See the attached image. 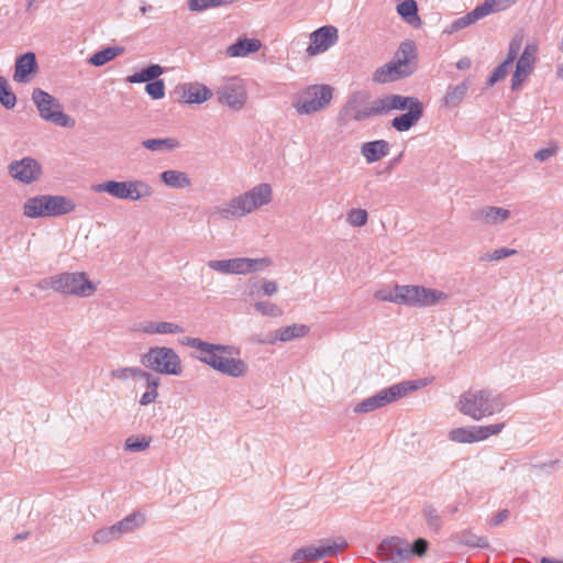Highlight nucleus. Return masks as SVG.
<instances>
[{
  "label": "nucleus",
  "mask_w": 563,
  "mask_h": 563,
  "mask_svg": "<svg viewBox=\"0 0 563 563\" xmlns=\"http://www.w3.org/2000/svg\"><path fill=\"white\" fill-rule=\"evenodd\" d=\"M374 296L376 299L382 300V301L400 303V299L398 298L397 285L395 286L394 291L380 289V290H377Z\"/></svg>",
  "instance_id": "nucleus-54"
},
{
  "label": "nucleus",
  "mask_w": 563,
  "mask_h": 563,
  "mask_svg": "<svg viewBox=\"0 0 563 563\" xmlns=\"http://www.w3.org/2000/svg\"><path fill=\"white\" fill-rule=\"evenodd\" d=\"M158 397V393H152V391H145L141 398H140V404L142 406H147L150 404H153Z\"/></svg>",
  "instance_id": "nucleus-60"
},
{
  "label": "nucleus",
  "mask_w": 563,
  "mask_h": 563,
  "mask_svg": "<svg viewBox=\"0 0 563 563\" xmlns=\"http://www.w3.org/2000/svg\"><path fill=\"white\" fill-rule=\"evenodd\" d=\"M56 292L89 297L96 290L86 273H60L56 275Z\"/></svg>",
  "instance_id": "nucleus-15"
},
{
  "label": "nucleus",
  "mask_w": 563,
  "mask_h": 563,
  "mask_svg": "<svg viewBox=\"0 0 563 563\" xmlns=\"http://www.w3.org/2000/svg\"><path fill=\"white\" fill-rule=\"evenodd\" d=\"M153 194L154 189L148 183L141 179L128 180L125 200L137 201Z\"/></svg>",
  "instance_id": "nucleus-30"
},
{
  "label": "nucleus",
  "mask_w": 563,
  "mask_h": 563,
  "mask_svg": "<svg viewBox=\"0 0 563 563\" xmlns=\"http://www.w3.org/2000/svg\"><path fill=\"white\" fill-rule=\"evenodd\" d=\"M371 95L366 90H357L349 95L342 108V114L356 122L365 121L373 117H379L378 99L369 101Z\"/></svg>",
  "instance_id": "nucleus-14"
},
{
  "label": "nucleus",
  "mask_w": 563,
  "mask_h": 563,
  "mask_svg": "<svg viewBox=\"0 0 563 563\" xmlns=\"http://www.w3.org/2000/svg\"><path fill=\"white\" fill-rule=\"evenodd\" d=\"M429 549V542L423 538L412 543L400 537L384 539L378 545V555L386 563H406L411 558H422Z\"/></svg>",
  "instance_id": "nucleus-6"
},
{
  "label": "nucleus",
  "mask_w": 563,
  "mask_h": 563,
  "mask_svg": "<svg viewBox=\"0 0 563 563\" xmlns=\"http://www.w3.org/2000/svg\"><path fill=\"white\" fill-rule=\"evenodd\" d=\"M398 14L408 23L419 21L418 5L415 0H405L397 5Z\"/></svg>",
  "instance_id": "nucleus-37"
},
{
  "label": "nucleus",
  "mask_w": 563,
  "mask_h": 563,
  "mask_svg": "<svg viewBox=\"0 0 563 563\" xmlns=\"http://www.w3.org/2000/svg\"><path fill=\"white\" fill-rule=\"evenodd\" d=\"M208 266L221 274H233L232 258L230 260H212L208 262Z\"/></svg>",
  "instance_id": "nucleus-53"
},
{
  "label": "nucleus",
  "mask_w": 563,
  "mask_h": 563,
  "mask_svg": "<svg viewBox=\"0 0 563 563\" xmlns=\"http://www.w3.org/2000/svg\"><path fill=\"white\" fill-rule=\"evenodd\" d=\"M510 211L500 207H485L473 213V219L484 224L493 225L506 221Z\"/></svg>",
  "instance_id": "nucleus-24"
},
{
  "label": "nucleus",
  "mask_w": 563,
  "mask_h": 563,
  "mask_svg": "<svg viewBox=\"0 0 563 563\" xmlns=\"http://www.w3.org/2000/svg\"><path fill=\"white\" fill-rule=\"evenodd\" d=\"M123 52L124 48L121 46H109L92 54L89 58V63L93 66H102L123 54Z\"/></svg>",
  "instance_id": "nucleus-34"
},
{
  "label": "nucleus",
  "mask_w": 563,
  "mask_h": 563,
  "mask_svg": "<svg viewBox=\"0 0 563 563\" xmlns=\"http://www.w3.org/2000/svg\"><path fill=\"white\" fill-rule=\"evenodd\" d=\"M485 18L482 9L479 5L475 7L472 11H470L468 13H466L465 15L459 18V19H455L446 29H445V33L448 34H453L457 31H461L472 24H474L475 22H477L478 20Z\"/></svg>",
  "instance_id": "nucleus-29"
},
{
  "label": "nucleus",
  "mask_w": 563,
  "mask_h": 563,
  "mask_svg": "<svg viewBox=\"0 0 563 563\" xmlns=\"http://www.w3.org/2000/svg\"><path fill=\"white\" fill-rule=\"evenodd\" d=\"M10 176L22 184H32L42 175V166L32 157L13 161L8 166Z\"/></svg>",
  "instance_id": "nucleus-19"
},
{
  "label": "nucleus",
  "mask_w": 563,
  "mask_h": 563,
  "mask_svg": "<svg viewBox=\"0 0 563 563\" xmlns=\"http://www.w3.org/2000/svg\"><path fill=\"white\" fill-rule=\"evenodd\" d=\"M272 199V186L267 183H262L244 194L233 197L228 202L214 207L212 216H217L221 220L241 219L254 210L268 205Z\"/></svg>",
  "instance_id": "nucleus-2"
},
{
  "label": "nucleus",
  "mask_w": 563,
  "mask_h": 563,
  "mask_svg": "<svg viewBox=\"0 0 563 563\" xmlns=\"http://www.w3.org/2000/svg\"><path fill=\"white\" fill-rule=\"evenodd\" d=\"M161 180L168 187L183 189L191 185L189 176L185 172L168 169L161 174Z\"/></svg>",
  "instance_id": "nucleus-31"
},
{
  "label": "nucleus",
  "mask_w": 563,
  "mask_h": 563,
  "mask_svg": "<svg viewBox=\"0 0 563 563\" xmlns=\"http://www.w3.org/2000/svg\"><path fill=\"white\" fill-rule=\"evenodd\" d=\"M118 539H120V536L114 525L100 528L92 536L93 542L98 544H107Z\"/></svg>",
  "instance_id": "nucleus-40"
},
{
  "label": "nucleus",
  "mask_w": 563,
  "mask_h": 563,
  "mask_svg": "<svg viewBox=\"0 0 563 563\" xmlns=\"http://www.w3.org/2000/svg\"><path fill=\"white\" fill-rule=\"evenodd\" d=\"M519 0H485L479 4L485 16L509 9Z\"/></svg>",
  "instance_id": "nucleus-38"
},
{
  "label": "nucleus",
  "mask_w": 563,
  "mask_h": 563,
  "mask_svg": "<svg viewBox=\"0 0 563 563\" xmlns=\"http://www.w3.org/2000/svg\"><path fill=\"white\" fill-rule=\"evenodd\" d=\"M213 96V92L206 85L200 82H191L184 86L183 98L186 103H203Z\"/></svg>",
  "instance_id": "nucleus-25"
},
{
  "label": "nucleus",
  "mask_w": 563,
  "mask_h": 563,
  "mask_svg": "<svg viewBox=\"0 0 563 563\" xmlns=\"http://www.w3.org/2000/svg\"><path fill=\"white\" fill-rule=\"evenodd\" d=\"M233 274L245 275L253 272L262 271L272 264L268 257L263 258H247L235 257L232 258Z\"/></svg>",
  "instance_id": "nucleus-23"
},
{
  "label": "nucleus",
  "mask_w": 563,
  "mask_h": 563,
  "mask_svg": "<svg viewBox=\"0 0 563 563\" xmlns=\"http://www.w3.org/2000/svg\"><path fill=\"white\" fill-rule=\"evenodd\" d=\"M277 289H278V287H277V283L275 280L264 279L262 282L261 290H262L263 295L273 296L274 294H276Z\"/></svg>",
  "instance_id": "nucleus-57"
},
{
  "label": "nucleus",
  "mask_w": 563,
  "mask_h": 563,
  "mask_svg": "<svg viewBox=\"0 0 563 563\" xmlns=\"http://www.w3.org/2000/svg\"><path fill=\"white\" fill-rule=\"evenodd\" d=\"M56 285H57L56 284V275H54V276L41 279L36 286L41 290L53 289L54 291H56Z\"/></svg>",
  "instance_id": "nucleus-58"
},
{
  "label": "nucleus",
  "mask_w": 563,
  "mask_h": 563,
  "mask_svg": "<svg viewBox=\"0 0 563 563\" xmlns=\"http://www.w3.org/2000/svg\"><path fill=\"white\" fill-rule=\"evenodd\" d=\"M145 90L152 99L158 100L165 96V84L162 79H155L147 82Z\"/></svg>",
  "instance_id": "nucleus-47"
},
{
  "label": "nucleus",
  "mask_w": 563,
  "mask_h": 563,
  "mask_svg": "<svg viewBox=\"0 0 563 563\" xmlns=\"http://www.w3.org/2000/svg\"><path fill=\"white\" fill-rule=\"evenodd\" d=\"M27 537H29V532L24 531V532H20L18 534H15L13 540L14 541H22V540L27 539Z\"/></svg>",
  "instance_id": "nucleus-63"
},
{
  "label": "nucleus",
  "mask_w": 563,
  "mask_h": 563,
  "mask_svg": "<svg viewBox=\"0 0 563 563\" xmlns=\"http://www.w3.org/2000/svg\"><path fill=\"white\" fill-rule=\"evenodd\" d=\"M145 517L143 514L135 511L114 523L120 538L124 534L133 532L139 527L143 526Z\"/></svg>",
  "instance_id": "nucleus-32"
},
{
  "label": "nucleus",
  "mask_w": 563,
  "mask_h": 563,
  "mask_svg": "<svg viewBox=\"0 0 563 563\" xmlns=\"http://www.w3.org/2000/svg\"><path fill=\"white\" fill-rule=\"evenodd\" d=\"M163 71L164 69L162 66L157 64H151L147 67L141 69L140 71L130 75L126 78V81L131 84L151 82L157 79L163 74Z\"/></svg>",
  "instance_id": "nucleus-33"
},
{
  "label": "nucleus",
  "mask_w": 563,
  "mask_h": 563,
  "mask_svg": "<svg viewBox=\"0 0 563 563\" xmlns=\"http://www.w3.org/2000/svg\"><path fill=\"white\" fill-rule=\"evenodd\" d=\"M504 394L488 389L468 390L461 395L459 410L474 420H482L503 411L506 407Z\"/></svg>",
  "instance_id": "nucleus-4"
},
{
  "label": "nucleus",
  "mask_w": 563,
  "mask_h": 563,
  "mask_svg": "<svg viewBox=\"0 0 563 563\" xmlns=\"http://www.w3.org/2000/svg\"><path fill=\"white\" fill-rule=\"evenodd\" d=\"M126 181L107 180L103 183L95 184L91 190L97 194L107 192L118 199H126Z\"/></svg>",
  "instance_id": "nucleus-28"
},
{
  "label": "nucleus",
  "mask_w": 563,
  "mask_h": 563,
  "mask_svg": "<svg viewBox=\"0 0 563 563\" xmlns=\"http://www.w3.org/2000/svg\"><path fill=\"white\" fill-rule=\"evenodd\" d=\"M540 563H563V561L553 560V559H550V558H542Z\"/></svg>",
  "instance_id": "nucleus-64"
},
{
  "label": "nucleus",
  "mask_w": 563,
  "mask_h": 563,
  "mask_svg": "<svg viewBox=\"0 0 563 563\" xmlns=\"http://www.w3.org/2000/svg\"><path fill=\"white\" fill-rule=\"evenodd\" d=\"M141 363L146 368L162 375L179 376L183 373L180 356L167 346H153L141 356Z\"/></svg>",
  "instance_id": "nucleus-9"
},
{
  "label": "nucleus",
  "mask_w": 563,
  "mask_h": 563,
  "mask_svg": "<svg viewBox=\"0 0 563 563\" xmlns=\"http://www.w3.org/2000/svg\"><path fill=\"white\" fill-rule=\"evenodd\" d=\"M216 95L221 104H225L233 110H241L246 102V89L243 80L238 77H231L223 80L217 88Z\"/></svg>",
  "instance_id": "nucleus-16"
},
{
  "label": "nucleus",
  "mask_w": 563,
  "mask_h": 563,
  "mask_svg": "<svg viewBox=\"0 0 563 563\" xmlns=\"http://www.w3.org/2000/svg\"><path fill=\"white\" fill-rule=\"evenodd\" d=\"M156 321L144 320L135 324L134 330L147 335L156 334Z\"/></svg>",
  "instance_id": "nucleus-55"
},
{
  "label": "nucleus",
  "mask_w": 563,
  "mask_h": 563,
  "mask_svg": "<svg viewBox=\"0 0 563 563\" xmlns=\"http://www.w3.org/2000/svg\"><path fill=\"white\" fill-rule=\"evenodd\" d=\"M262 43L257 38L240 37L236 42L228 46L227 54L230 57H245L249 54L257 52Z\"/></svg>",
  "instance_id": "nucleus-27"
},
{
  "label": "nucleus",
  "mask_w": 563,
  "mask_h": 563,
  "mask_svg": "<svg viewBox=\"0 0 563 563\" xmlns=\"http://www.w3.org/2000/svg\"><path fill=\"white\" fill-rule=\"evenodd\" d=\"M0 103L5 109H13L16 104V96L9 86L8 80L0 76Z\"/></svg>",
  "instance_id": "nucleus-39"
},
{
  "label": "nucleus",
  "mask_w": 563,
  "mask_h": 563,
  "mask_svg": "<svg viewBox=\"0 0 563 563\" xmlns=\"http://www.w3.org/2000/svg\"><path fill=\"white\" fill-rule=\"evenodd\" d=\"M401 305L424 308L432 307L448 298L444 291L418 285H397Z\"/></svg>",
  "instance_id": "nucleus-13"
},
{
  "label": "nucleus",
  "mask_w": 563,
  "mask_h": 563,
  "mask_svg": "<svg viewBox=\"0 0 563 563\" xmlns=\"http://www.w3.org/2000/svg\"><path fill=\"white\" fill-rule=\"evenodd\" d=\"M522 44V37L519 35L514 36L509 42L508 53L505 58L507 64H514V62L517 59L518 53L521 48Z\"/></svg>",
  "instance_id": "nucleus-52"
},
{
  "label": "nucleus",
  "mask_w": 563,
  "mask_h": 563,
  "mask_svg": "<svg viewBox=\"0 0 563 563\" xmlns=\"http://www.w3.org/2000/svg\"><path fill=\"white\" fill-rule=\"evenodd\" d=\"M379 117L393 111H404L390 121V125L397 132H407L413 128L423 117V103L413 96L388 93L377 97Z\"/></svg>",
  "instance_id": "nucleus-3"
},
{
  "label": "nucleus",
  "mask_w": 563,
  "mask_h": 563,
  "mask_svg": "<svg viewBox=\"0 0 563 563\" xmlns=\"http://www.w3.org/2000/svg\"><path fill=\"white\" fill-rule=\"evenodd\" d=\"M145 375H141L140 378L145 379L146 382V390L152 393H158L159 378L155 377L152 373L144 371Z\"/></svg>",
  "instance_id": "nucleus-56"
},
{
  "label": "nucleus",
  "mask_w": 563,
  "mask_h": 563,
  "mask_svg": "<svg viewBox=\"0 0 563 563\" xmlns=\"http://www.w3.org/2000/svg\"><path fill=\"white\" fill-rule=\"evenodd\" d=\"M38 69L36 56L33 52L24 53L16 57L13 73L15 82H26L32 74Z\"/></svg>",
  "instance_id": "nucleus-21"
},
{
  "label": "nucleus",
  "mask_w": 563,
  "mask_h": 563,
  "mask_svg": "<svg viewBox=\"0 0 563 563\" xmlns=\"http://www.w3.org/2000/svg\"><path fill=\"white\" fill-rule=\"evenodd\" d=\"M390 151V144L386 140H375L365 142L361 146V154L367 164L380 161L387 156Z\"/></svg>",
  "instance_id": "nucleus-22"
},
{
  "label": "nucleus",
  "mask_w": 563,
  "mask_h": 563,
  "mask_svg": "<svg viewBox=\"0 0 563 563\" xmlns=\"http://www.w3.org/2000/svg\"><path fill=\"white\" fill-rule=\"evenodd\" d=\"M421 386H423V384L420 380H402L363 399L354 406L353 411L355 413L372 412L406 397Z\"/></svg>",
  "instance_id": "nucleus-8"
},
{
  "label": "nucleus",
  "mask_w": 563,
  "mask_h": 563,
  "mask_svg": "<svg viewBox=\"0 0 563 563\" xmlns=\"http://www.w3.org/2000/svg\"><path fill=\"white\" fill-rule=\"evenodd\" d=\"M516 253H517V251L515 249L500 247L490 253H485V254L481 255L479 261L481 262L500 261L508 256L515 255Z\"/></svg>",
  "instance_id": "nucleus-44"
},
{
  "label": "nucleus",
  "mask_w": 563,
  "mask_h": 563,
  "mask_svg": "<svg viewBox=\"0 0 563 563\" xmlns=\"http://www.w3.org/2000/svg\"><path fill=\"white\" fill-rule=\"evenodd\" d=\"M471 67V59L468 57H463L461 59L457 60L456 63V68L457 69H467Z\"/></svg>",
  "instance_id": "nucleus-62"
},
{
  "label": "nucleus",
  "mask_w": 563,
  "mask_h": 563,
  "mask_svg": "<svg viewBox=\"0 0 563 563\" xmlns=\"http://www.w3.org/2000/svg\"><path fill=\"white\" fill-rule=\"evenodd\" d=\"M32 100L43 120L63 128L74 125L70 117L63 112L60 102L48 92L35 88L32 92Z\"/></svg>",
  "instance_id": "nucleus-12"
},
{
  "label": "nucleus",
  "mask_w": 563,
  "mask_h": 563,
  "mask_svg": "<svg viewBox=\"0 0 563 563\" xmlns=\"http://www.w3.org/2000/svg\"><path fill=\"white\" fill-rule=\"evenodd\" d=\"M255 309L263 316L267 317H280L283 314V310L271 301H257L255 303Z\"/></svg>",
  "instance_id": "nucleus-46"
},
{
  "label": "nucleus",
  "mask_w": 563,
  "mask_h": 563,
  "mask_svg": "<svg viewBox=\"0 0 563 563\" xmlns=\"http://www.w3.org/2000/svg\"><path fill=\"white\" fill-rule=\"evenodd\" d=\"M150 446V441L130 437L124 442V450L130 452H141Z\"/></svg>",
  "instance_id": "nucleus-51"
},
{
  "label": "nucleus",
  "mask_w": 563,
  "mask_h": 563,
  "mask_svg": "<svg viewBox=\"0 0 563 563\" xmlns=\"http://www.w3.org/2000/svg\"><path fill=\"white\" fill-rule=\"evenodd\" d=\"M142 145L152 152L173 151L179 147L180 143L175 137L165 139H147L142 142Z\"/></svg>",
  "instance_id": "nucleus-35"
},
{
  "label": "nucleus",
  "mask_w": 563,
  "mask_h": 563,
  "mask_svg": "<svg viewBox=\"0 0 563 563\" xmlns=\"http://www.w3.org/2000/svg\"><path fill=\"white\" fill-rule=\"evenodd\" d=\"M181 343L197 351L195 357L231 378H242L249 372L247 363L238 357L240 349L229 344H216L203 341L199 338H185Z\"/></svg>",
  "instance_id": "nucleus-1"
},
{
  "label": "nucleus",
  "mask_w": 563,
  "mask_h": 563,
  "mask_svg": "<svg viewBox=\"0 0 563 563\" xmlns=\"http://www.w3.org/2000/svg\"><path fill=\"white\" fill-rule=\"evenodd\" d=\"M426 521L432 530H439L442 526L441 517L435 508L428 506L423 510Z\"/></svg>",
  "instance_id": "nucleus-48"
},
{
  "label": "nucleus",
  "mask_w": 563,
  "mask_h": 563,
  "mask_svg": "<svg viewBox=\"0 0 563 563\" xmlns=\"http://www.w3.org/2000/svg\"><path fill=\"white\" fill-rule=\"evenodd\" d=\"M368 214L365 209H351L347 212L346 221L353 227H363L367 223Z\"/></svg>",
  "instance_id": "nucleus-45"
},
{
  "label": "nucleus",
  "mask_w": 563,
  "mask_h": 563,
  "mask_svg": "<svg viewBox=\"0 0 563 563\" xmlns=\"http://www.w3.org/2000/svg\"><path fill=\"white\" fill-rule=\"evenodd\" d=\"M554 152L555 151L550 147L541 148L536 153L534 157L538 161L543 162V161H547L549 157H551L554 154Z\"/></svg>",
  "instance_id": "nucleus-61"
},
{
  "label": "nucleus",
  "mask_w": 563,
  "mask_h": 563,
  "mask_svg": "<svg viewBox=\"0 0 563 563\" xmlns=\"http://www.w3.org/2000/svg\"><path fill=\"white\" fill-rule=\"evenodd\" d=\"M333 98V88L329 85H310L302 89L292 101L298 114H312L327 108Z\"/></svg>",
  "instance_id": "nucleus-10"
},
{
  "label": "nucleus",
  "mask_w": 563,
  "mask_h": 563,
  "mask_svg": "<svg viewBox=\"0 0 563 563\" xmlns=\"http://www.w3.org/2000/svg\"><path fill=\"white\" fill-rule=\"evenodd\" d=\"M343 538L322 539L317 544H309L297 549L290 561L294 563L316 562L325 558L335 556L347 548Z\"/></svg>",
  "instance_id": "nucleus-11"
},
{
  "label": "nucleus",
  "mask_w": 563,
  "mask_h": 563,
  "mask_svg": "<svg viewBox=\"0 0 563 563\" xmlns=\"http://www.w3.org/2000/svg\"><path fill=\"white\" fill-rule=\"evenodd\" d=\"M310 45L307 53L310 56L325 52L338 41V30L332 25H324L310 34Z\"/></svg>",
  "instance_id": "nucleus-20"
},
{
  "label": "nucleus",
  "mask_w": 563,
  "mask_h": 563,
  "mask_svg": "<svg viewBox=\"0 0 563 563\" xmlns=\"http://www.w3.org/2000/svg\"><path fill=\"white\" fill-rule=\"evenodd\" d=\"M470 86L471 81L468 79L455 86L450 85L446 89L445 95L442 98V106L448 109L457 108L465 98L470 89Z\"/></svg>",
  "instance_id": "nucleus-26"
},
{
  "label": "nucleus",
  "mask_w": 563,
  "mask_h": 563,
  "mask_svg": "<svg viewBox=\"0 0 563 563\" xmlns=\"http://www.w3.org/2000/svg\"><path fill=\"white\" fill-rule=\"evenodd\" d=\"M76 203L66 196L38 195L27 198L23 205V214L30 219L54 218L68 214Z\"/></svg>",
  "instance_id": "nucleus-7"
},
{
  "label": "nucleus",
  "mask_w": 563,
  "mask_h": 563,
  "mask_svg": "<svg viewBox=\"0 0 563 563\" xmlns=\"http://www.w3.org/2000/svg\"><path fill=\"white\" fill-rule=\"evenodd\" d=\"M457 541L461 544L471 547V548H479L485 549L488 548V540L484 537H478L473 534L471 531H463L457 536Z\"/></svg>",
  "instance_id": "nucleus-41"
},
{
  "label": "nucleus",
  "mask_w": 563,
  "mask_h": 563,
  "mask_svg": "<svg viewBox=\"0 0 563 563\" xmlns=\"http://www.w3.org/2000/svg\"><path fill=\"white\" fill-rule=\"evenodd\" d=\"M416 44L412 41H405L400 44L393 60L377 68L373 74V81L378 84L393 82L410 76L416 66Z\"/></svg>",
  "instance_id": "nucleus-5"
},
{
  "label": "nucleus",
  "mask_w": 563,
  "mask_h": 563,
  "mask_svg": "<svg viewBox=\"0 0 563 563\" xmlns=\"http://www.w3.org/2000/svg\"><path fill=\"white\" fill-rule=\"evenodd\" d=\"M141 375H145L144 369H142L140 367H132V366L120 367L117 369H112L110 372V376L118 380H128V379H133V378H140Z\"/></svg>",
  "instance_id": "nucleus-42"
},
{
  "label": "nucleus",
  "mask_w": 563,
  "mask_h": 563,
  "mask_svg": "<svg viewBox=\"0 0 563 563\" xmlns=\"http://www.w3.org/2000/svg\"><path fill=\"white\" fill-rule=\"evenodd\" d=\"M508 517H509V510L508 509H503V510L498 511L496 515H494V517L490 520V525L492 526H499L505 520H507Z\"/></svg>",
  "instance_id": "nucleus-59"
},
{
  "label": "nucleus",
  "mask_w": 563,
  "mask_h": 563,
  "mask_svg": "<svg viewBox=\"0 0 563 563\" xmlns=\"http://www.w3.org/2000/svg\"><path fill=\"white\" fill-rule=\"evenodd\" d=\"M538 44L528 43L517 59L516 69L511 77V89L519 90L532 74L537 63Z\"/></svg>",
  "instance_id": "nucleus-18"
},
{
  "label": "nucleus",
  "mask_w": 563,
  "mask_h": 563,
  "mask_svg": "<svg viewBox=\"0 0 563 563\" xmlns=\"http://www.w3.org/2000/svg\"><path fill=\"white\" fill-rule=\"evenodd\" d=\"M185 331V329L174 322L168 321H158L156 327V334H180Z\"/></svg>",
  "instance_id": "nucleus-49"
},
{
  "label": "nucleus",
  "mask_w": 563,
  "mask_h": 563,
  "mask_svg": "<svg viewBox=\"0 0 563 563\" xmlns=\"http://www.w3.org/2000/svg\"><path fill=\"white\" fill-rule=\"evenodd\" d=\"M232 2L233 0H188V8L191 11H203L209 8H217Z\"/></svg>",
  "instance_id": "nucleus-43"
},
{
  "label": "nucleus",
  "mask_w": 563,
  "mask_h": 563,
  "mask_svg": "<svg viewBox=\"0 0 563 563\" xmlns=\"http://www.w3.org/2000/svg\"><path fill=\"white\" fill-rule=\"evenodd\" d=\"M505 423H493L488 426H471L453 429L449 432V439L456 443H474L488 439L490 435L499 434Z\"/></svg>",
  "instance_id": "nucleus-17"
},
{
  "label": "nucleus",
  "mask_w": 563,
  "mask_h": 563,
  "mask_svg": "<svg viewBox=\"0 0 563 563\" xmlns=\"http://www.w3.org/2000/svg\"><path fill=\"white\" fill-rule=\"evenodd\" d=\"M309 332V328L305 324H291L280 328L276 331V339L282 342L291 341L297 338H302Z\"/></svg>",
  "instance_id": "nucleus-36"
},
{
  "label": "nucleus",
  "mask_w": 563,
  "mask_h": 563,
  "mask_svg": "<svg viewBox=\"0 0 563 563\" xmlns=\"http://www.w3.org/2000/svg\"><path fill=\"white\" fill-rule=\"evenodd\" d=\"M511 66V64H507L506 60H504L501 64H499L490 74V76L487 79V86L492 87L499 80L504 79L506 75L508 74V69Z\"/></svg>",
  "instance_id": "nucleus-50"
}]
</instances>
